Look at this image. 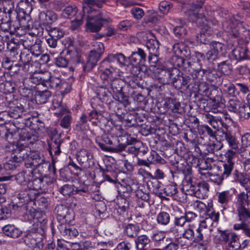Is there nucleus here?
Returning <instances> with one entry per match:
<instances>
[{"mask_svg": "<svg viewBox=\"0 0 250 250\" xmlns=\"http://www.w3.org/2000/svg\"><path fill=\"white\" fill-rule=\"evenodd\" d=\"M213 159L210 158H207L201 159L198 161V170H208L212 168L211 163Z\"/></svg>", "mask_w": 250, "mask_h": 250, "instance_id": "56", "label": "nucleus"}, {"mask_svg": "<svg viewBox=\"0 0 250 250\" xmlns=\"http://www.w3.org/2000/svg\"><path fill=\"white\" fill-rule=\"evenodd\" d=\"M191 21L196 22L201 27L200 33L197 35V41L203 44H207L211 39L213 34L212 29L209 26L210 22H212L214 25L217 24L218 21L216 20L210 21L208 20L206 16L201 13L194 12H192Z\"/></svg>", "mask_w": 250, "mask_h": 250, "instance_id": "5", "label": "nucleus"}, {"mask_svg": "<svg viewBox=\"0 0 250 250\" xmlns=\"http://www.w3.org/2000/svg\"><path fill=\"white\" fill-rule=\"evenodd\" d=\"M0 28L4 32H9L11 34H14L16 33L19 34L18 32L19 30V26L15 25L14 24H12L11 21L2 22L0 24Z\"/></svg>", "mask_w": 250, "mask_h": 250, "instance_id": "46", "label": "nucleus"}, {"mask_svg": "<svg viewBox=\"0 0 250 250\" xmlns=\"http://www.w3.org/2000/svg\"><path fill=\"white\" fill-rule=\"evenodd\" d=\"M116 61L121 66H123L126 65L127 59L121 53L110 54L100 63L99 71L101 72V78L103 80L104 83L106 82L108 83V78L112 76L115 72L116 68L114 66V63Z\"/></svg>", "mask_w": 250, "mask_h": 250, "instance_id": "3", "label": "nucleus"}, {"mask_svg": "<svg viewBox=\"0 0 250 250\" xmlns=\"http://www.w3.org/2000/svg\"><path fill=\"white\" fill-rule=\"evenodd\" d=\"M47 182L44 181L42 177L35 178L33 180H30L27 188L36 191V196H37L40 193L46 192L47 191Z\"/></svg>", "mask_w": 250, "mask_h": 250, "instance_id": "17", "label": "nucleus"}, {"mask_svg": "<svg viewBox=\"0 0 250 250\" xmlns=\"http://www.w3.org/2000/svg\"><path fill=\"white\" fill-rule=\"evenodd\" d=\"M62 142V141L59 137H53L51 138V142L49 143V152L51 156L60 155L61 152L60 146Z\"/></svg>", "mask_w": 250, "mask_h": 250, "instance_id": "26", "label": "nucleus"}, {"mask_svg": "<svg viewBox=\"0 0 250 250\" xmlns=\"http://www.w3.org/2000/svg\"><path fill=\"white\" fill-rule=\"evenodd\" d=\"M59 191L64 196H67L77 193L82 194V193H86L88 192V189L84 185L76 187L73 185L65 184L60 188Z\"/></svg>", "mask_w": 250, "mask_h": 250, "instance_id": "18", "label": "nucleus"}, {"mask_svg": "<svg viewBox=\"0 0 250 250\" xmlns=\"http://www.w3.org/2000/svg\"><path fill=\"white\" fill-rule=\"evenodd\" d=\"M123 82L121 79L110 76L108 78V83L106 82L104 84L105 85H109L112 89L113 92L118 94V100L119 101L127 103V97L125 96L122 92Z\"/></svg>", "mask_w": 250, "mask_h": 250, "instance_id": "11", "label": "nucleus"}, {"mask_svg": "<svg viewBox=\"0 0 250 250\" xmlns=\"http://www.w3.org/2000/svg\"><path fill=\"white\" fill-rule=\"evenodd\" d=\"M101 56L102 54L97 53L95 52V51L91 50L89 54L85 67L88 70L91 69L96 65Z\"/></svg>", "mask_w": 250, "mask_h": 250, "instance_id": "36", "label": "nucleus"}, {"mask_svg": "<svg viewBox=\"0 0 250 250\" xmlns=\"http://www.w3.org/2000/svg\"><path fill=\"white\" fill-rule=\"evenodd\" d=\"M182 173H181L179 171L174 172L171 171L173 179H175L176 178H178L179 176H182V175L183 174L185 179V182L184 183V184L189 185V183H192L191 168L188 167L182 169Z\"/></svg>", "mask_w": 250, "mask_h": 250, "instance_id": "32", "label": "nucleus"}, {"mask_svg": "<svg viewBox=\"0 0 250 250\" xmlns=\"http://www.w3.org/2000/svg\"><path fill=\"white\" fill-rule=\"evenodd\" d=\"M223 147V144L220 143L215 144L214 143H208L205 145V150L204 152L205 154L207 155L209 153H214L215 151L220 150Z\"/></svg>", "mask_w": 250, "mask_h": 250, "instance_id": "54", "label": "nucleus"}, {"mask_svg": "<svg viewBox=\"0 0 250 250\" xmlns=\"http://www.w3.org/2000/svg\"><path fill=\"white\" fill-rule=\"evenodd\" d=\"M150 239L146 235H141L135 240L136 250H147L150 247Z\"/></svg>", "mask_w": 250, "mask_h": 250, "instance_id": "24", "label": "nucleus"}, {"mask_svg": "<svg viewBox=\"0 0 250 250\" xmlns=\"http://www.w3.org/2000/svg\"><path fill=\"white\" fill-rule=\"evenodd\" d=\"M230 57L232 59L240 61L246 59L247 53L245 49L238 47L233 49L231 52Z\"/></svg>", "mask_w": 250, "mask_h": 250, "instance_id": "43", "label": "nucleus"}, {"mask_svg": "<svg viewBox=\"0 0 250 250\" xmlns=\"http://www.w3.org/2000/svg\"><path fill=\"white\" fill-rule=\"evenodd\" d=\"M221 139L225 141L228 145L229 148L238 150L239 142L235 134L228 130H222L221 132Z\"/></svg>", "mask_w": 250, "mask_h": 250, "instance_id": "20", "label": "nucleus"}, {"mask_svg": "<svg viewBox=\"0 0 250 250\" xmlns=\"http://www.w3.org/2000/svg\"><path fill=\"white\" fill-rule=\"evenodd\" d=\"M167 245L163 248V250H178V244L173 241L170 238H167L165 240Z\"/></svg>", "mask_w": 250, "mask_h": 250, "instance_id": "64", "label": "nucleus"}, {"mask_svg": "<svg viewBox=\"0 0 250 250\" xmlns=\"http://www.w3.org/2000/svg\"><path fill=\"white\" fill-rule=\"evenodd\" d=\"M60 233L68 241L76 238L79 232L77 229L66 223H62L58 226Z\"/></svg>", "mask_w": 250, "mask_h": 250, "instance_id": "19", "label": "nucleus"}, {"mask_svg": "<svg viewBox=\"0 0 250 250\" xmlns=\"http://www.w3.org/2000/svg\"><path fill=\"white\" fill-rule=\"evenodd\" d=\"M171 62L174 66L181 68L184 70L186 60L183 58L179 56L178 55H175L171 57Z\"/></svg>", "mask_w": 250, "mask_h": 250, "instance_id": "60", "label": "nucleus"}, {"mask_svg": "<svg viewBox=\"0 0 250 250\" xmlns=\"http://www.w3.org/2000/svg\"><path fill=\"white\" fill-rule=\"evenodd\" d=\"M225 250H242V246L238 235L225 246Z\"/></svg>", "mask_w": 250, "mask_h": 250, "instance_id": "55", "label": "nucleus"}, {"mask_svg": "<svg viewBox=\"0 0 250 250\" xmlns=\"http://www.w3.org/2000/svg\"><path fill=\"white\" fill-rule=\"evenodd\" d=\"M77 12L78 9L76 6H68L62 11L61 16L65 19H71L75 16Z\"/></svg>", "mask_w": 250, "mask_h": 250, "instance_id": "49", "label": "nucleus"}, {"mask_svg": "<svg viewBox=\"0 0 250 250\" xmlns=\"http://www.w3.org/2000/svg\"><path fill=\"white\" fill-rule=\"evenodd\" d=\"M201 63H199L196 59L190 57L187 60L184 66V71L189 74H195L197 73V76L206 75L207 78L211 82L214 81L217 78V74L214 70H211L210 69H201Z\"/></svg>", "mask_w": 250, "mask_h": 250, "instance_id": "6", "label": "nucleus"}, {"mask_svg": "<svg viewBox=\"0 0 250 250\" xmlns=\"http://www.w3.org/2000/svg\"><path fill=\"white\" fill-rule=\"evenodd\" d=\"M33 0H20L18 2V6L22 10L27 12H31L32 8Z\"/></svg>", "mask_w": 250, "mask_h": 250, "instance_id": "63", "label": "nucleus"}, {"mask_svg": "<svg viewBox=\"0 0 250 250\" xmlns=\"http://www.w3.org/2000/svg\"><path fill=\"white\" fill-rule=\"evenodd\" d=\"M250 147V133L246 132L241 136L240 151L244 152L247 148Z\"/></svg>", "mask_w": 250, "mask_h": 250, "instance_id": "53", "label": "nucleus"}, {"mask_svg": "<svg viewBox=\"0 0 250 250\" xmlns=\"http://www.w3.org/2000/svg\"><path fill=\"white\" fill-rule=\"evenodd\" d=\"M96 143L98 146L104 151H110L113 149V147L111 146L113 144L112 141L106 135L97 138Z\"/></svg>", "mask_w": 250, "mask_h": 250, "instance_id": "31", "label": "nucleus"}, {"mask_svg": "<svg viewBox=\"0 0 250 250\" xmlns=\"http://www.w3.org/2000/svg\"><path fill=\"white\" fill-rule=\"evenodd\" d=\"M36 191L31 189L30 188H25L24 190L21 191L18 194L19 198L22 199L23 202H29L36 199Z\"/></svg>", "mask_w": 250, "mask_h": 250, "instance_id": "38", "label": "nucleus"}, {"mask_svg": "<svg viewBox=\"0 0 250 250\" xmlns=\"http://www.w3.org/2000/svg\"><path fill=\"white\" fill-rule=\"evenodd\" d=\"M45 73L44 74L34 73L31 75L28 81L32 84L31 87H35L36 85L42 84L44 86L45 80Z\"/></svg>", "mask_w": 250, "mask_h": 250, "instance_id": "30", "label": "nucleus"}, {"mask_svg": "<svg viewBox=\"0 0 250 250\" xmlns=\"http://www.w3.org/2000/svg\"><path fill=\"white\" fill-rule=\"evenodd\" d=\"M36 101L40 104H45L51 96V92L48 90H37L35 93Z\"/></svg>", "mask_w": 250, "mask_h": 250, "instance_id": "40", "label": "nucleus"}, {"mask_svg": "<svg viewBox=\"0 0 250 250\" xmlns=\"http://www.w3.org/2000/svg\"><path fill=\"white\" fill-rule=\"evenodd\" d=\"M164 194L166 196H172L178 192L177 185L172 183L166 186L163 189Z\"/></svg>", "mask_w": 250, "mask_h": 250, "instance_id": "59", "label": "nucleus"}, {"mask_svg": "<svg viewBox=\"0 0 250 250\" xmlns=\"http://www.w3.org/2000/svg\"><path fill=\"white\" fill-rule=\"evenodd\" d=\"M243 103L236 99H232L229 101L227 107L230 112L237 113Z\"/></svg>", "mask_w": 250, "mask_h": 250, "instance_id": "52", "label": "nucleus"}, {"mask_svg": "<svg viewBox=\"0 0 250 250\" xmlns=\"http://www.w3.org/2000/svg\"><path fill=\"white\" fill-rule=\"evenodd\" d=\"M125 66H127L131 74L137 77L142 72H145L146 70V66L144 64L135 65L126 63Z\"/></svg>", "mask_w": 250, "mask_h": 250, "instance_id": "44", "label": "nucleus"}, {"mask_svg": "<svg viewBox=\"0 0 250 250\" xmlns=\"http://www.w3.org/2000/svg\"><path fill=\"white\" fill-rule=\"evenodd\" d=\"M75 245L77 247L76 250H92L94 248L93 245L89 241H81Z\"/></svg>", "mask_w": 250, "mask_h": 250, "instance_id": "62", "label": "nucleus"}, {"mask_svg": "<svg viewBox=\"0 0 250 250\" xmlns=\"http://www.w3.org/2000/svg\"><path fill=\"white\" fill-rule=\"evenodd\" d=\"M104 86H101L97 88V94L100 97V98L104 101H108V97L111 94L108 89Z\"/></svg>", "mask_w": 250, "mask_h": 250, "instance_id": "57", "label": "nucleus"}, {"mask_svg": "<svg viewBox=\"0 0 250 250\" xmlns=\"http://www.w3.org/2000/svg\"><path fill=\"white\" fill-rule=\"evenodd\" d=\"M32 170L22 171L19 172L15 176V179L17 183L20 185H28L30 181V174L32 173Z\"/></svg>", "mask_w": 250, "mask_h": 250, "instance_id": "41", "label": "nucleus"}, {"mask_svg": "<svg viewBox=\"0 0 250 250\" xmlns=\"http://www.w3.org/2000/svg\"><path fill=\"white\" fill-rule=\"evenodd\" d=\"M209 188V185L206 182L199 183L197 186H194L192 183H189V185L184 184L183 185V189L186 191V194H193L200 199H204L207 196Z\"/></svg>", "mask_w": 250, "mask_h": 250, "instance_id": "8", "label": "nucleus"}, {"mask_svg": "<svg viewBox=\"0 0 250 250\" xmlns=\"http://www.w3.org/2000/svg\"><path fill=\"white\" fill-rule=\"evenodd\" d=\"M72 120V116L68 113L65 114L60 120V126L66 129L70 130L71 128V124Z\"/></svg>", "mask_w": 250, "mask_h": 250, "instance_id": "58", "label": "nucleus"}, {"mask_svg": "<svg viewBox=\"0 0 250 250\" xmlns=\"http://www.w3.org/2000/svg\"><path fill=\"white\" fill-rule=\"evenodd\" d=\"M55 210L57 215L60 217V219L64 220L65 223H70L73 219V215L70 212L69 209L65 206L60 205L57 206Z\"/></svg>", "mask_w": 250, "mask_h": 250, "instance_id": "23", "label": "nucleus"}, {"mask_svg": "<svg viewBox=\"0 0 250 250\" xmlns=\"http://www.w3.org/2000/svg\"><path fill=\"white\" fill-rule=\"evenodd\" d=\"M146 47L150 54L159 55V42L155 39H148L146 42Z\"/></svg>", "mask_w": 250, "mask_h": 250, "instance_id": "35", "label": "nucleus"}, {"mask_svg": "<svg viewBox=\"0 0 250 250\" xmlns=\"http://www.w3.org/2000/svg\"><path fill=\"white\" fill-rule=\"evenodd\" d=\"M219 114L220 115L214 116L207 113L204 115V120L216 130H218L220 127L228 130V124L233 121L232 118L228 113Z\"/></svg>", "mask_w": 250, "mask_h": 250, "instance_id": "7", "label": "nucleus"}, {"mask_svg": "<svg viewBox=\"0 0 250 250\" xmlns=\"http://www.w3.org/2000/svg\"><path fill=\"white\" fill-rule=\"evenodd\" d=\"M237 235V233L234 232L219 229L218 233L213 237V242L216 247H219L221 245L226 246Z\"/></svg>", "mask_w": 250, "mask_h": 250, "instance_id": "12", "label": "nucleus"}, {"mask_svg": "<svg viewBox=\"0 0 250 250\" xmlns=\"http://www.w3.org/2000/svg\"><path fill=\"white\" fill-rule=\"evenodd\" d=\"M22 46L24 48L21 51L20 55L19 56L20 60L23 63H27L31 62L32 60V54L27 48L29 47V45L27 44L26 41H23Z\"/></svg>", "mask_w": 250, "mask_h": 250, "instance_id": "34", "label": "nucleus"}, {"mask_svg": "<svg viewBox=\"0 0 250 250\" xmlns=\"http://www.w3.org/2000/svg\"><path fill=\"white\" fill-rule=\"evenodd\" d=\"M234 172V181L243 187L246 190L250 191V179L247 175L237 170Z\"/></svg>", "mask_w": 250, "mask_h": 250, "instance_id": "22", "label": "nucleus"}, {"mask_svg": "<svg viewBox=\"0 0 250 250\" xmlns=\"http://www.w3.org/2000/svg\"><path fill=\"white\" fill-rule=\"evenodd\" d=\"M42 42L40 40L36 39L34 43L30 46L29 45V49L32 55L38 57L41 55L42 52Z\"/></svg>", "mask_w": 250, "mask_h": 250, "instance_id": "47", "label": "nucleus"}, {"mask_svg": "<svg viewBox=\"0 0 250 250\" xmlns=\"http://www.w3.org/2000/svg\"><path fill=\"white\" fill-rule=\"evenodd\" d=\"M110 20V19L104 17L102 13L95 16H88L85 24L86 29L90 32H98L103 26L104 22H109Z\"/></svg>", "mask_w": 250, "mask_h": 250, "instance_id": "9", "label": "nucleus"}, {"mask_svg": "<svg viewBox=\"0 0 250 250\" xmlns=\"http://www.w3.org/2000/svg\"><path fill=\"white\" fill-rule=\"evenodd\" d=\"M139 227L132 224H128L125 228V232L126 235L130 238L136 237L139 231Z\"/></svg>", "mask_w": 250, "mask_h": 250, "instance_id": "51", "label": "nucleus"}, {"mask_svg": "<svg viewBox=\"0 0 250 250\" xmlns=\"http://www.w3.org/2000/svg\"><path fill=\"white\" fill-rule=\"evenodd\" d=\"M79 163L84 168H89L94 165L93 155L84 149L80 150L77 155Z\"/></svg>", "mask_w": 250, "mask_h": 250, "instance_id": "16", "label": "nucleus"}, {"mask_svg": "<svg viewBox=\"0 0 250 250\" xmlns=\"http://www.w3.org/2000/svg\"><path fill=\"white\" fill-rule=\"evenodd\" d=\"M44 86L53 89H61L67 83L60 77L52 76L48 72H45Z\"/></svg>", "mask_w": 250, "mask_h": 250, "instance_id": "14", "label": "nucleus"}, {"mask_svg": "<svg viewBox=\"0 0 250 250\" xmlns=\"http://www.w3.org/2000/svg\"><path fill=\"white\" fill-rule=\"evenodd\" d=\"M3 233L13 238H17L20 237L21 234V230L14 225H7L2 228Z\"/></svg>", "mask_w": 250, "mask_h": 250, "instance_id": "25", "label": "nucleus"}, {"mask_svg": "<svg viewBox=\"0 0 250 250\" xmlns=\"http://www.w3.org/2000/svg\"><path fill=\"white\" fill-rule=\"evenodd\" d=\"M7 113L8 117L13 118L16 120L15 121L21 122H22V120H24L25 118H27L28 114H30L24 109L23 106L21 104L10 106Z\"/></svg>", "mask_w": 250, "mask_h": 250, "instance_id": "15", "label": "nucleus"}, {"mask_svg": "<svg viewBox=\"0 0 250 250\" xmlns=\"http://www.w3.org/2000/svg\"><path fill=\"white\" fill-rule=\"evenodd\" d=\"M192 91L198 93L211 99L212 95L215 94L217 90L209 86L207 83L203 81L202 78L197 76Z\"/></svg>", "mask_w": 250, "mask_h": 250, "instance_id": "10", "label": "nucleus"}, {"mask_svg": "<svg viewBox=\"0 0 250 250\" xmlns=\"http://www.w3.org/2000/svg\"><path fill=\"white\" fill-rule=\"evenodd\" d=\"M64 32L62 29L58 27H53L49 30L48 35L52 38L59 40L64 36Z\"/></svg>", "mask_w": 250, "mask_h": 250, "instance_id": "61", "label": "nucleus"}, {"mask_svg": "<svg viewBox=\"0 0 250 250\" xmlns=\"http://www.w3.org/2000/svg\"><path fill=\"white\" fill-rule=\"evenodd\" d=\"M234 162L226 161L220 167V171L222 172V175L226 179L229 177L231 174L234 169Z\"/></svg>", "mask_w": 250, "mask_h": 250, "instance_id": "42", "label": "nucleus"}, {"mask_svg": "<svg viewBox=\"0 0 250 250\" xmlns=\"http://www.w3.org/2000/svg\"><path fill=\"white\" fill-rule=\"evenodd\" d=\"M197 77V73L189 75L184 74V89L192 91Z\"/></svg>", "mask_w": 250, "mask_h": 250, "instance_id": "37", "label": "nucleus"}, {"mask_svg": "<svg viewBox=\"0 0 250 250\" xmlns=\"http://www.w3.org/2000/svg\"><path fill=\"white\" fill-rule=\"evenodd\" d=\"M156 220L157 224L160 226H167L170 221V214L166 211H160L156 215Z\"/></svg>", "mask_w": 250, "mask_h": 250, "instance_id": "39", "label": "nucleus"}, {"mask_svg": "<svg viewBox=\"0 0 250 250\" xmlns=\"http://www.w3.org/2000/svg\"><path fill=\"white\" fill-rule=\"evenodd\" d=\"M217 201L221 208V212L225 214V211L230 208V203L233 194L229 190L218 192L216 194Z\"/></svg>", "mask_w": 250, "mask_h": 250, "instance_id": "13", "label": "nucleus"}, {"mask_svg": "<svg viewBox=\"0 0 250 250\" xmlns=\"http://www.w3.org/2000/svg\"><path fill=\"white\" fill-rule=\"evenodd\" d=\"M220 214L219 212H216L213 208H207L205 215V219L210 220L212 224L214 222L217 223L219 220Z\"/></svg>", "mask_w": 250, "mask_h": 250, "instance_id": "50", "label": "nucleus"}, {"mask_svg": "<svg viewBox=\"0 0 250 250\" xmlns=\"http://www.w3.org/2000/svg\"><path fill=\"white\" fill-rule=\"evenodd\" d=\"M249 219H250V218H247L241 220H238L237 219V221L240 223L234 224L233 226V229L236 231L242 230L245 235L250 238V227L246 223Z\"/></svg>", "mask_w": 250, "mask_h": 250, "instance_id": "28", "label": "nucleus"}, {"mask_svg": "<svg viewBox=\"0 0 250 250\" xmlns=\"http://www.w3.org/2000/svg\"><path fill=\"white\" fill-rule=\"evenodd\" d=\"M18 18L19 29L30 30L32 28L33 22L29 15L23 13V15H19Z\"/></svg>", "mask_w": 250, "mask_h": 250, "instance_id": "27", "label": "nucleus"}, {"mask_svg": "<svg viewBox=\"0 0 250 250\" xmlns=\"http://www.w3.org/2000/svg\"><path fill=\"white\" fill-rule=\"evenodd\" d=\"M222 26L224 31L231 38H237L244 42H248L250 38L248 25L244 22H239L234 17L224 21Z\"/></svg>", "mask_w": 250, "mask_h": 250, "instance_id": "4", "label": "nucleus"}, {"mask_svg": "<svg viewBox=\"0 0 250 250\" xmlns=\"http://www.w3.org/2000/svg\"><path fill=\"white\" fill-rule=\"evenodd\" d=\"M211 101L209 103V107L211 112L214 114L228 113L224 109V104L219 101H217L215 98L212 95Z\"/></svg>", "mask_w": 250, "mask_h": 250, "instance_id": "29", "label": "nucleus"}, {"mask_svg": "<svg viewBox=\"0 0 250 250\" xmlns=\"http://www.w3.org/2000/svg\"><path fill=\"white\" fill-rule=\"evenodd\" d=\"M218 70L224 75H229L232 70V66L229 60L223 61L218 63Z\"/></svg>", "mask_w": 250, "mask_h": 250, "instance_id": "45", "label": "nucleus"}, {"mask_svg": "<svg viewBox=\"0 0 250 250\" xmlns=\"http://www.w3.org/2000/svg\"><path fill=\"white\" fill-rule=\"evenodd\" d=\"M236 114L242 121L248 119L250 117V106L246 103H243Z\"/></svg>", "mask_w": 250, "mask_h": 250, "instance_id": "48", "label": "nucleus"}, {"mask_svg": "<svg viewBox=\"0 0 250 250\" xmlns=\"http://www.w3.org/2000/svg\"><path fill=\"white\" fill-rule=\"evenodd\" d=\"M27 116L22 122L14 121L8 126H6L5 137L7 141L10 142L12 138L17 139L18 137L19 140L25 141L27 144H33L37 140V136L29 132L25 127L35 130L40 129L44 127V124L36 116L31 114Z\"/></svg>", "mask_w": 250, "mask_h": 250, "instance_id": "1", "label": "nucleus"}, {"mask_svg": "<svg viewBox=\"0 0 250 250\" xmlns=\"http://www.w3.org/2000/svg\"><path fill=\"white\" fill-rule=\"evenodd\" d=\"M24 161V166L27 168H32L33 169L36 168L43 167V165H47L43 158L40 156L37 151H31L28 148L19 147L12 154L8 162L4 165L5 169H13L18 166V163Z\"/></svg>", "mask_w": 250, "mask_h": 250, "instance_id": "2", "label": "nucleus"}, {"mask_svg": "<svg viewBox=\"0 0 250 250\" xmlns=\"http://www.w3.org/2000/svg\"><path fill=\"white\" fill-rule=\"evenodd\" d=\"M40 24H51L57 20V15L53 11H42L39 14Z\"/></svg>", "mask_w": 250, "mask_h": 250, "instance_id": "21", "label": "nucleus"}, {"mask_svg": "<svg viewBox=\"0 0 250 250\" xmlns=\"http://www.w3.org/2000/svg\"><path fill=\"white\" fill-rule=\"evenodd\" d=\"M177 72L178 70L175 67L168 69H162L159 72L160 75L162 76L160 78L163 79V83H170L174 75H177Z\"/></svg>", "mask_w": 250, "mask_h": 250, "instance_id": "33", "label": "nucleus"}]
</instances>
